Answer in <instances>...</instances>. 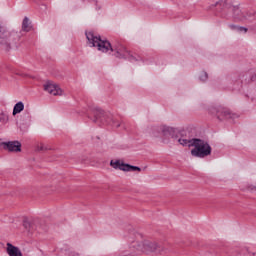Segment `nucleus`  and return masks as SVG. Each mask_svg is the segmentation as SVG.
<instances>
[{
    "mask_svg": "<svg viewBox=\"0 0 256 256\" xmlns=\"http://www.w3.org/2000/svg\"><path fill=\"white\" fill-rule=\"evenodd\" d=\"M86 39H88L91 47H97L98 51H101V53H109V51H111V53L115 52V57L118 59H127L130 63L141 61V56H134L123 46H113L111 42L101 39V36H95L93 32H86Z\"/></svg>",
    "mask_w": 256,
    "mask_h": 256,
    "instance_id": "f257e3e1",
    "label": "nucleus"
},
{
    "mask_svg": "<svg viewBox=\"0 0 256 256\" xmlns=\"http://www.w3.org/2000/svg\"><path fill=\"white\" fill-rule=\"evenodd\" d=\"M136 251H142V253H158L159 255H165L169 253L171 245L169 242H151L144 240L142 242L133 241L131 244Z\"/></svg>",
    "mask_w": 256,
    "mask_h": 256,
    "instance_id": "f03ea898",
    "label": "nucleus"
},
{
    "mask_svg": "<svg viewBox=\"0 0 256 256\" xmlns=\"http://www.w3.org/2000/svg\"><path fill=\"white\" fill-rule=\"evenodd\" d=\"M90 113L93 115L91 118L93 123H97V125H113L117 128L121 126V123L113 118V114L105 112L99 107H90Z\"/></svg>",
    "mask_w": 256,
    "mask_h": 256,
    "instance_id": "7ed1b4c3",
    "label": "nucleus"
},
{
    "mask_svg": "<svg viewBox=\"0 0 256 256\" xmlns=\"http://www.w3.org/2000/svg\"><path fill=\"white\" fill-rule=\"evenodd\" d=\"M191 145L194 147L191 150V155L192 157H198V159H205V157H209L213 151L209 142L201 138H195Z\"/></svg>",
    "mask_w": 256,
    "mask_h": 256,
    "instance_id": "20e7f679",
    "label": "nucleus"
},
{
    "mask_svg": "<svg viewBox=\"0 0 256 256\" xmlns=\"http://www.w3.org/2000/svg\"><path fill=\"white\" fill-rule=\"evenodd\" d=\"M19 41V35L17 32H9L7 27L0 24V45L6 51L11 49V45L17 44Z\"/></svg>",
    "mask_w": 256,
    "mask_h": 256,
    "instance_id": "39448f33",
    "label": "nucleus"
},
{
    "mask_svg": "<svg viewBox=\"0 0 256 256\" xmlns=\"http://www.w3.org/2000/svg\"><path fill=\"white\" fill-rule=\"evenodd\" d=\"M159 133H162L166 139L170 137L174 141H178L181 137V131L179 129L167 125L152 127V137H159Z\"/></svg>",
    "mask_w": 256,
    "mask_h": 256,
    "instance_id": "423d86ee",
    "label": "nucleus"
},
{
    "mask_svg": "<svg viewBox=\"0 0 256 256\" xmlns=\"http://www.w3.org/2000/svg\"><path fill=\"white\" fill-rule=\"evenodd\" d=\"M209 111L212 115H215L219 121L237 119L238 117L237 114H233L231 111L221 106L211 107Z\"/></svg>",
    "mask_w": 256,
    "mask_h": 256,
    "instance_id": "0eeeda50",
    "label": "nucleus"
},
{
    "mask_svg": "<svg viewBox=\"0 0 256 256\" xmlns=\"http://www.w3.org/2000/svg\"><path fill=\"white\" fill-rule=\"evenodd\" d=\"M194 139L195 136L193 135V132L190 130H181V134L177 142L182 145V147H193L192 143Z\"/></svg>",
    "mask_w": 256,
    "mask_h": 256,
    "instance_id": "6e6552de",
    "label": "nucleus"
},
{
    "mask_svg": "<svg viewBox=\"0 0 256 256\" xmlns=\"http://www.w3.org/2000/svg\"><path fill=\"white\" fill-rule=\"evenodd\" d=\"M110 166L113 167V169H119L120 171H126V172H135V171H141V168L139 166H133L130 164L121 163L120 160L110 161Z\"/></svg>",
    "mask_w": 256,
    "mask_h": 256,
    "instance_id": "1a4fd4ad",
    "label": "nucleus"
},
{
    "mask_svg": "<svg viewBox=\"0 0 256 256\" xmlns=\"http://www.w3.org/2000/svg\"><path fill=\"white\" fill-rule=\"evenodd\" d=\"M2 147L4 151L9 153H21V142L18 140L2 142Z\"/></svg>",
    "mask_w": 256,
    "mask_h": 256,
    "instance_id": "9d476101",
    "label": "nucleus"
},
{
    "mask_svg": "<svg viewBox=\"0 0 256 256\" xmlns=\"http://www.w3.org/2000/svg\"><path fill=\"white\" fill-rule=\"evenodd\" d=\"M253 15H255V12L245 14L238 6H233V17L236 21H247Z\"/></svg>",
    "mask_w": 256,
    "mask_h": 256,
    "instance_id": "9b49d317",
    "label": "nucleus"
},
{
    "mask_svg": "<svg viewBox=\"0 0 256 256\" xmlns=\"http://www.w3.org/2000/svg\"><path fill=\"white\" fill-rule=\"evenodd\" d=\"M44 91L54 96L61 95L62 93L61 88H59V86L56 84H53L51 81H48L44 84Z\"/></svg>",
    "mask_w": 256,
    "mask_h": 256,
    "instance_id": "f8f14e48",
    "label": "nucleus"
},
{
    "mask_svg": "<svg viewBox=\"0 0 256 256\" xmlns=\"http://www.w3.org/2000/svg\"><path fill=\"white\" fill-rule=\"evenodd\" d=\"M7 253L9 256H23V253L21 252V249L19 247L14 246L11 243H7Z\"/></svg>",
    "mask_w": 256,
    "mask_h": 256,
    "instance_id": "ddd939ff",
    "label": "nucleus"
},
{
    "mask_svg": "<svg viewBox=\"0 0 256 256\" xmlns=\"http://www.w3.org/2000/svg\"><path fill=\"white\" fill-rule=\"evenodd\" d=\"M213 7H219L220 11H223V9L231 8V4L227 3L225 0H221L209 6L208 9H213Z\"/></svg>",
    "mask_w": 256,
    "mask_h": 256,
    "instance_id": "4468645a",
    "label": "nucleus"
},
{
    "mask_svg": "<svg viewBox=\"0 0 256 256\" xmlns=\"http://www.w3.org/2000/svg\"><path fill=\"white\" fill-rule=\"evenodd\" d=\"M32 26H31V21L29 20V17H24L22 21V31H25L26 33H29L31 31Z\"/></svg>",
    "mask_w": 256,
    "mask_h": 256,
    "instance_id": "2eb2a0df",
    "label": "nucleus"
},
{
    "mask_svg": "<svg viewBox=\"0 0 256 256\" xmlns=\"http://www.w3.org/2000/svg\"><path fill=\"white\" fill-rule=\"evenodd\" d=\"M24 109H25V104L19 101L14 105L12 115H19V113H21V111H23Z\"/></svg>",
    "mask_w": 256,
    "mask_h": 256,
    "instance_id": "dca6fc26",
    "label": "nucleus"
},
{
    "mask_svg": "<svg viewBox=\"0 0 256 256\" xmlns=\"http://www.w3.org/2000/svg\"><path fill=\"white\" fill-rule=\"evenodd\" d=\"M7 123H9V115L4 112H0V129L4 125H7Z\"/></svg>",
    "mask_w": 256,
    "mask_h": 256,
    "instance_id": "f3484780",
    "label": "nucleus"
},
{
    "mask_svg": "<svg viewBox=\"0 0 256 256\" xmlns=\"http://www.w3.org/2000/svg\"><path fill=\"white\" fill-rule=\"evenodd\" d=\"M23 227L25 229H27V231H29L31 229V222H29V220H27V219H24L23 220Z\"/></svg>",
    "mask_w": 256,
    "mask_h": 256,
    "instance_id": "a211bd4d",
    "label": "nucleus"
},
{
    "mask_svg": "<svg viewBox=\"0 0 256 256\" xmlns=\"http://www.w3.org/2000/svg\"><path fill=\"white\" fill-rule=\"evenodd\" d=\"M199 79L200 81H207V79H209V74H207V72H202Z\"/></svg>",
    "mask_w": 256,
    "mask_h": 256,
    "instance_id": "6ab92c4d",
    "label": "nucleus"
},
{
    "mask_svg": "<svg viewBox=\"0 0 256 256\" xmlns=\"http://www.w3.org/2000/svg\"><path fill=\"white\" fill-rule=\"evenodd\" d=\"M248 29L246 27L243 26H238V30L237 33H247Z\"/></svg>",
    "mask_w": 256,
    "mask_h": 256,
    "instance_id": "aec40b11",
    "label": "nucleus"
},
{
    "mask_svg": "<svg viewBox=\"0 0 256 256\" xmlns=\"http://www.w3.org/2000/svg\"><path fill=\"white\" fill-rule=\"evenodd\" d=\"M47 146L41 144L40 146H37L36 151H47Z\"/></svg>",
    "mask_w": 256,
    "mask_h": 256,
    "instance_id": "412c9836",
    "label": "nucleus"
},
{
    "mask_svg": "<svg viewBox=\"0 0 256 256\" xmlns=\"http://www.w3.org/2000/svg\"><path fill=\"white\" fill-rule=\"evenodd\" d=\"M229 28H230L232 31H238L239 26H237V25H235V24H230V25H229Z\"/></svg>",
    "mask_w": 256,
    "mask_h": 256,
    "instance_id": "4be33fe9",
    "label": "nucleus"
},
{
    "mask_svg": "<svg viewBox=\"0 0 256 256\" xmlns=\"http://www.w3.org/2000/svg\"><path fill=\"white\" fill-rule=\"evenodd\" d=\"M141 237H143V235H141L139 233L136 234V239H139V238L141 239Z\"/></svg>",
    "mask_w": 256,
    "mask_h": 256,
    "instance_id": "5701e85b",
    "label": "nucleus"
},
{
    "mask_svg": "<svg viewBox=\"0 0 256 256\" xmlns=\"http://www.w3.org/2000/svg\"><path fill=\"white\" fill-rule=\"evenodd\" d=\"M251 81H255V77L252 76Z\"/></svg>",
    "mask_w": 256,
    "mask_h": 256,
    "instance_id": "b1692460",
    "label": "nucleus"
},
{
    "mask_svg": "<svg viewBox=\"0 0 256 256\" xmlns=\"http://www.w3.org/2000/svg\"><path fill=\"white\" fill-rule=\"evenodd\" d=\"M163 143H167V140H163Z\"/></svg>",
    "mask_w": 256,
    "mask_h": 256,
    "instance_id": "393cba45",
    "label": "nucleus"
},
{
    "mask_svg": "<svg viewBox=\"0 0 256 256\" xmlns=\"http://www.w3.org/2000/svg\"><path fill=\"white\" fill-rule=\"evenodd\" d=\"M88 118H89V119H91V116H90V115H88Z\"/></svg>",
    "mask_w": 256,
    "mask_h": 256,
    "instance_id": "a878e982",
    "label": "nucleus"
}]
</instances>
